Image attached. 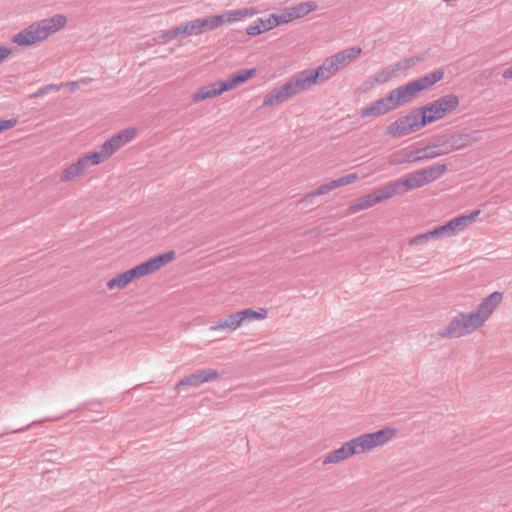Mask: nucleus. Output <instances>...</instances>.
Segmentation results:
<instances>
[{"label":"nucleus","instance_id":"obj_31","mask_svg":"<svg viewBox=\"0 0 512 512\" xmlns=\"http://www.w3.org/2000/svg\"><path fill=\"white\" fill-rule=\"evenodd\" d=\"M290 22L289 18L287 16L286 10L282 11L281 13H272L269 15L267 19H263V29L266 31H269L281 24H286Z\"/></svg>","mask_w":512,"mask_h":512},{"label":"nucleus","instance_id":"obj_42","mask_svg":"<svg viewBox=\"0 0 512 512\" xmlns=\"http://www.w3.org/2000/svg\"><path fill=\"white\" fill-rule=\"evenodd\" d=\"M60 87H61V85H58V84L45 85V86L39 88L36 92L30 94L29 98L33 99V98H38V97L44 96L51 91H58L60 89Z\"/></svg>","mask_w":512,"mask_h":512},{"label":"nucleus","instance_id":"obj_32","mask_svg":"<svg viewBox=\"0 0 512 512\" xmlns=\"http://www.w3.org/2000/svg\"><path fill=\"white\" fill-rule=\"evenodd\" d=\"M347 449L350 450L352 456L355 454L364 453L370 451L369 445L367 444V438L365 434L360 435L348 442H346Z\"/></svg>","mask_w":512,"mask_h":512},{"label":"nucleus","instance_id":"obj_50","mask_svg":"<svg viewBox=\"0 0 512 512\" xmlns=\"http://www.w3.org/2000/svg\"><path fill=\"white\" fill-rule=\"evenodd\" d=\"M36 424H38V422H37V421H34V422H32V423L28 424V425H27V426H25V427L18 428V429H15V430H12V431H11V433H21V432H24V431L28 430L29 428H31L32 426H34V425H36Z\"/></svg>","mask_w":512,"mask_h":512},{"label":"nucleus","instance_id":"obj_3","mask_svg":"<svg viewBox=\"0 0 512 512\" xmlns=\"http://www.w3.org/2000/svg\"><path fill=\"white\" fill-rule=\"evenodd\" d=\"M310 87L308 78L303 71H300L290 77L284 85L275 87L268 92L264 97L263 106L282 104Z\"/></svg>","mask_w":512,"mask_h":512},{"label":"nucleus","instance_id":"obj_34","mask_svg":"<svg viewBox=\"0 0 512 512\" xmlns=\"http://www.w3.org/2000/svg\"><path fill=\"white\" fill-rule=\"evenodd\" d=\"M381 99L385 102V105L388 108L389 112L397 109L401 105H404L402 103L398 91H396V88L390 91L389 94L382 97Z\"/></svg>","mask_w":512,"mask_h":512},{"label":"nucleus","instance_id":"obj_45","mask_svg":"<svg viewBox=\"0 0 512 512\" xmlns=\"http://www.w3.org/2000/svg\"><path fill=\"white\" fill-rule=\"evenodd\" d=\"M17 122L18 121L16 118L0 120V133L10 128H13L14 126H16Z\"/></svg>","mask_w":512,"mask_h":512},{"label":"nucleus","instance_id":"obj_53","mask_svg":"<svg viewBox=\"0 0 512 512\" xmlns=\"http://www.w3.org/2000/svg\"><path fill=\"white\" fill-rule=\"evenodd\" d=\"M414 58V61H423L425 59V55H418V56H415L413 57Z\"/></svg>","mask_w":512,"mask_h":512},{"label":"nucleus","instance_id":"obj_20","mask_svg":"<svg viewBox=\"0 0 512 512\" xmlns=\"http://www.w3.org/2000/svg\"><path fill=\"white\" fill-rule=\"evenodd\" d=\"M225 92V89L221 85V81H216L214 83H210L208 85L200 87L193 94V101L200 102L208 98L216 97Z\"/></svg>","mask_w":512,"mask_h":512},{"label":"nucleus","instance_id":"obj_5","mask_svg":"<svg viewBox=\"0 0 512 512\" xmlns=\"http://www.w3.org/2000/svg\"><path fill=\"white\" fill-rule=\"evenodd\" d=\"M444 76L442 69L435 70L427 75H424L418 79L408 82L405 85L396 88L403 104L410 103L417 94L429 89L435 83L440 81Z\"/></svg>","mask_w":512,"mask_h":512},{"label":"nucleus","instance_id":"obj_27","mask_svg":"<svg viewBox=\"0 0 512 512\" xmlns=\"http://www.w3.org/2000/svg\"><path fill=\"white\" fill-rule=\"evenodd\" d=\"M426 184L439 179L446 171V164H434L420 170Z\"/></svg>","mask_w":512,"mask_h":512},{"label":"nucleus","instance_id":"obj_51","mask_svg":"<svg viewBox=\"0 0 512 512\" xmlns=\"http://www.w3.org/2000/svg\"><path fill=\"white\" fill-rule=\"evenodd\" d=\"M502 76L505 79H512V65L503 71Z\"/></svg>","mask_w":512,"mask_h":512},{"label":"nucleus","instance_id":"obj_6","mask_svg":"<svg viewBox=\"0 0 512 512\" xmlns=\"http://www.w3.org/2000/svg\"><path fill=\"white\" fill-rule=\"evenodd\" d=\"M251 14L252 13L248 9H239L226 11L222 14L211 15L204 18H198L201 34L206 31L215 30L225 23H233Z\"/></svg>","mask_w":512,"mask_h":512},{"label":"nucleus","instance_id":"obj_40","mask_svg":"<svg viewBox=\"0 0 512 512\" xmlns=\"http://www.w3.org/2000/svg\"><path fill=\"white\" fill-rule=\"evenodd\" d=\"M128 284H130V283H129L127 277H126V274L123 272V273H120V274L116 275L115 277L111 278L107 282V287L110 290H113V289H123Z\"/></svg>","mask_w":512,"mask_h":512},{"label":"nucleus","instance_id":"obj_54","mask_svg":"<svg viewBox=\"0 0 512 512\" xmlns=\"http://www.w3.org/2000/svg\"><path fill=\"white\" fill-rule=\"evenodd\" d=\"M70 86H71V91H73L78 86V83L77 82H71Z\"/></svg>","mask_w":512,"mask_h":512},{"label":"nucleus","instance_id":"obj_17","mask_svg":"<svg viewBox=\"0 0 512 512\" xmlns=\"http://www.w3.org/2000/svg\"><path fill=\"white\" fill-rule=\"evenodd\" d=\"M176 258L174 250L158 254L144 262L148 275L160 270Z\"/></svg>","mask_w":512,"mask_h":512},{"label":"nucleus","instance_id":"obj_35","mask_svg":"<svg viewBox=\"0 0 512 512\" xmlns=\"http://www.w3.org/2000/svg\"><path fill=\"white\" fill-rule=\"evenodd\" d=\"M422 156H423V154L419 152V149H416V150L407 152L403 158H398L395 155L394 159L391 160V164H403V163H412V162L423 161L424 158Z\"/></svg>","mask_w":512,"mask_h":512},{"label":"nucleus","instance_id":"obj_22","mask_svg":"<svg viewBox=\"0 0 512 512\" xmlns=\"http://www.w3.org/2000/svg\"><path fill=\"white\" fill-rule=\"evenodd\" d=\"M443 117L454 111L459 106V98L455 94H447L434 100Z\"/></svg>","mask_w":512,"mask_h":512},{"label":"nucleus","instance_id":"obj_55","mask_svg":"<svg viewBox=\"0 0 512 512\" xmlns=\"http://www.w3.org/2000/svg\"><path fill=\"white\" fill-rule=\"evenodd\" d=\"M90 81H91V79H90V78H86V79H83V80H82V82H83V83H85V84L89 83Z\"/></svg>","mask_w":512,"mask_h":512},{"label":"nucleus","instance_id":"obj_43","mask_svg":"<svg viewBox=\"0 0 512 512\" xmlns=\"http://www.w3.org/2000/svg\"><path fill=\"white\" fill-rule=\"evenodd\" d=\"M179 36H183L181 25L165 31L159 38L163 41H171Z\"/></svg>","mask_w":512,"mask_h":512},{"label":"nucleus","instance_id":"obj_8","mask_svg":"<svg viewBox=\"0 0 512 512\" xmlns=\"http://www.w3.org/2000/svg\"><path fill=\"white\" fill-rule=\"evenodd\" d=\"M340 70V67L334 60L333 56H330L324 60V62L314 69L303 70L306 78L310 85L319 84L327 81Z\"/></svg>","mask_w":512,"mask_h":512},{"label":"nucleus","instance_id":"obj_16","mask_svg":"<svg viewBox=\"0 0 512 512\" xmlns=\"http://www.w3.org/2000/svg\"><path fill=\"white\" fill-rule=\"evenodd\" d=\"M256 74V69H241L230 75L226 80H221V85L226 91L246 82Z\"/></svg>","mask_w":512,"mask_h":512},{"label":"nucleus","instance_id":"obj_1","mask_svg":"<svg viewBox=\"0 0 512 512\" xmlns=\"http://www.w3.org/2000/svg\"><path fill=\"white\" fill-rule=\"evenodd\" d=\"M502 299L501 292H492L482 299L474 311L460 312L454 316L446 327L438 330L437 335L443 339H455L473 333L484 326Z\"/></svg>","mask_w":512,"mask_h":512},{"label":"nucleus","instance_id":"obj_38","mask_svg":"<svg viewBox=\"0 0 512 512\" xmlns=\"http://www.w3.org/2000/svg\"><path fill=\"white\" fill-rule=\"evenodd\" d=\"M110 157V154L106 153L104 151V145L102 144L99 151L91 152L87 155H85V159L90 163L91 166L98 165L104 160L108 159Z\"/></svg>","mask_w":512,"mask_h":512},{"label":"nucleus","instance_id":"obj_29","mask_svg":"<svg viewBox=\"0 0 512 512\" xmlns=\"http://www.w3.org/2000/svg\"><path fill=\"white\" fill-rule=\"evenodd\" d=\"M449 139V147H447L449 153L465 148L472 140L470 134L460 133L450 134Z\"/></svg>","mask_w":512,"mask_h":512},{"label":"nucleus","instance_id":"obj_13","mask_svg":"<svg viewBox=\"0 0 512 512\" xmlns=\"http://www.w3.org/2000/svg\"><path fill=\"white\" fill-rule=\"evenodd\" d=\"M219 376L217 370L214 369H199L192 374L185 376L177 383V388L181 386L198 387L201 384L215 380Z\"/></svg>","mask_w":512,"mask_h":512},{"label":"nucleus","instance_id":"obj_21","mask_svg":"<svg viewBox=\"0 0 512 512\" xmlns=\"http://www.w3.org/2000/svg\"><path fill=\"white\" fill-rule=\"evenodd\" d=\"M317 7L318 5L316 4V2L306 1L301 2L293 7L286 8L285 10L289 18V21H292L294 19L304 17L312 11H315Z\"/></svg>","mask_w":512,"mask_h":512},{"label":"nucleus","instance_id":"obj_47","mask_svg":"<svg viewBox=\"0 0 512 512\" xmlns=\"http://www.w3.org/2000/svg\"><path fill=\"white\" fill-rule=\"evenodd\" d=\"M58 453L56 450H46L44 451L40 457L42 459V461H46V462H56V459L54 458V456H56Z\"/></svg>","mask_w":512,"mask_h":512},{"label":"nucleus","instance_id":"obj_41","mask_svg":"<svg viewBox=\"0 0 512 512\" xmlns=\"http://www.w3.org/2000/svg\"><path fill=\"white\" fill-rule=\"evenodd\" d=\"M263 23V19L262 18H258L256 21H254L253 24L249 25L247 28H246V33L247 35L249 36H257L263 32H266L265 29H263L264 25L262 24Z\"/></svg>","mask_w":512,"mask_h":512},{"label":"nucleus","instance_id":"obj_10","mask_svg":"<svg viewBox=\"0 0 512 512\" xmlns=\"http://www.w3.org/2000/svg\"><path fill=\"white\" fill-rule=\"evenodd\" d=\"M357 179V173H350L338 179L331 180L308 193L304 198L300 200V203L311 202L316 196L327 194L336 188L351 184Z\"/></svg>","mask_w":512,"mask_h":512},{"label":"nucleus","instance_id":"obj_12","mask_svg":"<svg viewBox=\"0 0 512 512\" xmlns=\"http://www.w3.org/2000/svg\"><path fill=\"white\" fill-rule=\"evenodd\" d=\"M137 134V130L133 127L126 128L114 134L111 138L103 143L105 154L113 155L125 144L130 142Z\"/></svg>","mask_w":512,"mask_h":512},{"label":"nucleus","instance_id":"obj_44","mask_svg":"<svg viewBox=\"0 0 512 512\" xmlns=\"http://www.w3.org/2000/svg\"><path fill=\"white\" fill-rule=\"evenodd\" d=\"M449 137H450V134H442V135H438V136H435L433 138V145L434 147H438V148H447L449 147Z\"/></svg>","mask_w":512,"mask_h":512},{"label":"nucleus","instance_id":"obj_37","mask_svg":"<svg viewBox=\"0 0 512 512\" xmlns=\"http://www.w3.org/2000/svg\"><path fill=\"white\" fill-rule=\"evenodd\" d=\"M124 273L126 274L129 283L148 275L144 262L125 271Z\"/></svg>","mask_w":512,"mask_h":512},{"label":"nucleus","instance_id":"obj_25","mask_svg":"<svg viewBox=\"0 0 512 512\" xmlns=\"http://www.w3.org/2000/svg\"><path fill=\"white\" fill-rule=\"evenodd\" d=\"M387 113H389V110L386 107L385 102L380 98L370 105L362 108L360 111V116L362 118L378 117Z\"/></svg>","mask_w":512,"mask_h":512},{"label":"nucleus","instance_id":"obj_39","mask_svg":"<svg viewBox=\"0 0 512 512\" xmlns=\"http://www.w3.org/2000/svg\"><path fill=\"white\" fill-rule=\"evenodd\" d=\"M81 170L75 165V163L69 165L60 175V180L62 182H69L75 180L77 177L81 176Z\"/></svg>","mask_w":512,"mask_h":512},{"label":"nucleus","instance_id":"obj_7","mask_svg":"<svg viewBox=\"0 0 512 512\" xmlns=\"http://www.w3.org/2000/svg\"><path fill=\"white\" fill-rule=\"evenodd\" d=\"M390 198V193L388 191L387 185L385 184L384 186L373 190L371 193L363 195L351 202L346 211V215H351L361 210L368 209L375 204L381 203Z\"/></svg>","mask_w":512,"mask_h":512},{"label":"nucleus","instance_id":"obj_11","mask_svg":"<svg viewBox=\"0 0 512 512\" xmlns=\"http://www.w3.org/2000/svg\"><path fill=\"white\" fill-rule=\"evenodd\" d=\"M357 179V173H350L338 179L331 180L308 193L304 198L300 200V203L311 202L316 196L327 194L336 188L351 184Z\"/></svg>","mask_w":512,"mask_h":512},{"label":"nucleus","instance_id":"obj_28","mask_svg":"<svg viewBox=\"0 0 512 512\" xmlns=\"http://www.w3.org/2000/svg\"><path fill=\"white\" fill-rule=\"evenodd\" d=\"M240 323L242 324L245 321H251L254 319L262 320L265 319L268 315V311L265 308H259L258 310H254L252 308H246L236 312Z\"/></svg>","mask_w":512,"mask_h":512},{"label":"nucleus","instance_id":"obj_48","mask_svg":"<svg viewBox=\"0 0 512 512\" xmlns=\"http://www.w3.org/2000/svg\"><path fill=\"white\" fill-rule=\"evenodd\" d=\"M75 165L81 170L82 175L86 172L87 168L91 166L87 159H85V156L79 158L77 162H75Z\"/></svg>","mask_w":512,"mask_h":512},{"label":"nucleus","instance_id":"obj_18","mask_svg":"<svg viewBox=\"0 0 512 512\" xmlns=\"http://www.w3.org/2000/svg\"><path fill=\"white\" fill-rule=\"evenodd\" d=\"M176 258L174 250L158 254L144 262L148 275L160 270Z\"/></svg>","mask_w":512,"mask_h":512},{"label":"nucleus","instance_id":"obj_26","mask_svg":"<svg viewBox=\"0 0 512 512\" xmlns=\"http://www.w3.org/2000/svg\"><path fill=\"white\" fill-rule=\"evenodd\" d=\"M241 326L238 316L235 313L230 314L226 318L219 319L214 325L210 327L212 331L226 330L232 332Z\"/></svg>","mask_w":512,"mask_h":512},{"label":"nucleus","instance_id":"obj_46","mask_svg":"<svg viewBox=\"0 0 512 512\" xmlns=\"http://www.w3.org/2000/svg\"><path fill=\"white\" fill-rule=\"evenodd\" d=\"M391 76H392V71L382 70V71H380L379 73L376 74L375 82H377V83H384V82L388 81Z\"/></svg>","mask_w":512,"mask_h":512},{"label":"nucleus","instance_id":"obj_4","mask_svg":"<svg viewBox=\"0 0 512 512\" xmlns=\"http://www.w3.org/2000/svg\"><path fill=\"white\" fill-rule=\"evenodd\" d=\"M425 126L423 115L416 107L388 125L385 134L392 138H401L417 132Z\"/></svg>","mask_w":512,"mask_h":512},{"label":"nucleus","instance_id":"obj_14","mask_svg":"<svg viewBox=\"0 0 512 512\" xmlns=\"http://www.w3.org/2000/svg\"><path fill=\"white\" fill-rule=\"evenodd\" d=\"M481 213L480 210H474L470 214L457 216L445 223L449 236L455 235L457 232L464 230L470 223L475 221Z\"/></svg>","mask_w":512,"mask_h":512},{"label":"nucleus","instance_id":"obj_52","mask_svg":"<svg viewBox=\"0 0 512 512\" xmlns=\"http://www.w3.org/2000/svg\"><path fill=\"white\" fill-rule=\"evenodd\" d=\"M405 63H406V67H410V66L414 65V63H415L414 58L411 57V58L405 59Z\"/></svg>","mask_w":512,"mask_h":512},{"label":"nucleus","instance_id":"obj_24","mask_svg":"<svg viewBox=\"0 0 512 512\" xmlns=\"http://www.w3.org/2000/svg\"><path fill=\"white\" fill-rule=\"evenodd\" d=\"M421 115H423V121L425 125L431 124L437 120L444 118L439 111L438 106L434 101L427 103L421 107H418Z\"/></svg>","mask_w":512,"mask_h":512},{"label":"nucleus","instance_id":"obj_2","mask_svg":"<svg viewBox=\"0 0 512 512\" xmlns=\"http://www.w3.org/2000/svg\"><path fill=\"white\" fill-rule=\"evenodd\" d=\"M67 17L62 14H56L49 18H44L33 22L25 29L12 37V43L20 47H29L36 43L46 40L49 36L55 34L66 26Z\"/></svg>","mask_w":512,"mask_h":512},{"label":"nucleus","instance_id":"obj_19","mask_svg":"<svg viewBox=\"0 0 512 512\" xmlns=\"http://www.w3.org/2000/svg\"><path fill=\"white\" fill-rule=\"evenodd\" d=\"M444 237H450L445 224L434 228L431 231L418 234L409 240V245H422L430 241L431 239H441Z\"/></svg>","mask_w":512,"mask_h":512},{"label":"nucleus","instance_id":"obj_30","mask_svg":"<svg viewBox=\"0 0 512 512\" xmlns=\"http://www.w3.org/2000/svg\"><path fill=\"white\" fill-rule=\"evenodd\" d=\"M350 456H352V454H351L350 450L347 449L346 443H344L340 448L329 452L325 456V458L323 460V464L338 463L340 461H343V460L349 458Z\"/></svg>","mask_w":512,"mask_h":512},{"label":"nucleus","instance_id":"obj_15","mask_svg":"<svg viewBox=\"0 0 512 512\" xmlns=\"http://www.w3.org/2000/svg\"><path fill=\"white\" fill-rule=\"evenodd\" d=\"M396 429L393 427H385L373 433H366L367 444L372 450L378 446L386 444L396 435Z\"/></svg>","mask_w":512,"mask_h":512},{"label":"nucleus","instance_id":"obj_49","mask_svg":"<svg viewBox=\"0 0 512 512\" xmlns=\"http://www.w3.org/2000/svg\"><path fill=\"white\" fill-rule=\"evenodd\" d=\"M12 53V49L6 46H0V63Z\"/></svg>","mask_w":512,"mask_h":512},{"label":"nucleus","instance_id":"obj_33","mask_svg":"<svg viewBox=\"0 0 512 512\" xmlns=\"http://www.w3.org/2000/svg\"><path fill=\"white\" fill-rule=\"evenodd\" d=\"M419 152L423 154L422 157L424 158V160L434 159L436 157L449 154L447 148L434 147L433 143H431V145L429 146L419 148Z\"/></svg>","mask_w":512,"mask_h":512},{"label":"nucleus","instance_id":"obj_36","mask_svg":"<svg viewBox=\"0 0 512 512\" xmlns=\"http://www.w3.org/2000/svg\"><path fill=\"white\" fill-rule=\"evenodd\" d=\"M180 25L183 36H196L201 34L198 18L188 22H183Z\"/></svg>","mask_w":512,"mask_h":512},{"label":"nucleus","instance_id":"obj_9","mask_svg":"<svg viewBox=\"0 0 512 512\" xmlns=\"http://www.w3.org/2000/svg\"><path fill=\"white\" fill-rule=\"evenodd\" d=\"M425 184L421 171L417 170L408 174L405 179L388 182L386 185L392 198L395 195H403L409 190L420 188Z\"/></svg>","mask_w":512,"mask_h":512},{"label":"nucleus","instance_id":"obj_23","mask_svg":"<svg viewBox=\"0 0 512 512\" xmlns=\"http://www.w3.org/2000/svg\"><path fill=\"white\" fill-rule=\"evenodd\" d=\"M361 52L362 49L360 47H350L332 56L336 63L338 64V66L341 68L343 66L348 65L351 61L357 59L360 56Z\"/></svg>","mask_w":512,"mask_h":512}]
</instances>
